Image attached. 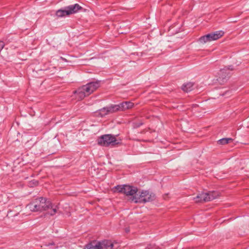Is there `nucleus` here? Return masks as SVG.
I'll return each mask as SVG.
<instances>
[{
  "instance_id": "6e6552de",
  "label": "nucleus",
  "mask_w": 249,
  "mask_h": 249,
  "mask_svg": "<svg viewBox=\"0 0 249 249\" xmlns=\"http://www.w3.org/2000/svg\"><path fill=\"white\" fill-rule=\"evenodd\" d=\"M224 33L222 31H216L200 37L199 40L201 43H203L215 40L221 37L224 35Z\"/></svg>"
},
{
  "instance_id": "1a4fd4ad",
  "label": "nucleus",
  "mask_w": 249,
  "mask_h": 249,
  "mask_svg": "<svg viewBox=\"0 0 249 249\" xmlns=\"http://www.w3.org/2000/svg\"><path fill=\"white\" fill-rule=\"evenodd\" d=\"M115 112L113 105L104 107L95 112V115L98 117H103L106 115Z\"/></svg>"
},
{
  "instance_id": "4468645a",
  "label": "nucleus",
  "mask_w": 249,
  "mask_h": 249,
  "mask_svg": "<svg viewBox=\"0 0 249 249\" xmlns=\"http://www.w3.org/2000/svg\"><path fill=\"white\" fill-rule=\"evenodd\" d=\"M193 83L189 82L184 84L182 86V89L185 92H188L192 90L193 87Z\"/></svg>"
},
{
  "instance_id": "a211bd4d",
  "label": "nucleus",
  "mask_w": 249,
  "mask_h": 249,
  "mask_svg": "<svg viewBox=\"0 0 249 249\" xmlns=\"http://www.w3.org/2000/svg\"><path fill=\"white\" fill-rule=\"evenodd\" d=\"M38 185V181L35 180H33L31 181L29 185L31 187H33L34 186H37Z\"/></svg>"
},
{
  "instance_id": "6ab92c4d",
  "label": "nucleus",
  "mask_w": 249,
  "mask_h": 249,
  "mask_svg": "<svg viewBox=\"0 0 249 249\" xmlns=\"http://www.w3.org/2000/svg\"><path fill=\"white\" fill-rule=\"evenodd\" d=\"M4 46V43L3 41H0V52L3 48Z\"/></svg>"
},
{
  "instance_id": "ddd939ff",
  "label": "nucleus",
  "mask_w": 249,
  "mask_h": 249,
  "mask_svg": "<svg viewBox=\"0 0 249 249\" xmlns=\"http://www.w3.org/2000/svg\"><path fill=\"white\" fill-rule=\"evenodd\" d=\"M114 111L117 112L118 111H124L127 109L126 104L125 102H123L118 105H113Z\"/></svg>"
},
{
  "instance_id": "dca6fc26",
  "label": "nucleus",
  "mask_w": 249,
  "mask_h": 249,
  "mask_svg": "<svg viewBox=\"0 0 249 249\" xmlns=\"http://www.w3.org/2000/svg\"><path fill=\"white\" fill-rule=\"evenodd\" d=\"M232 141V139L231 138H223L218 141V142L221 144H227Z\"/></svg>"
},
{
  "instance_id": "f3484780",
  "label": "nucleus",
  "mask_w": 249,
  "mask_h": 249,
  "mask_svg": "<svg viewBox=\"0 0 249 249\" xmlns=\"http://www.w3.org/2000/svg\"><path fill=\"white\" fill-rule=\"evenodd\" d=\"M126 104L127 109H130L134 107V104L131 102H125Z\"/></svg>"
},
{
  "instance_id": "2eb2a0df",
  "label": "nucleus",
  "mask_w": 249,
  "mask_h": 249,
  "mask_svg": "<svg viewBox=\"0 0 249 249\" xmlns=\"http://www.w3.org/2000/svg\"><path fill=\"white\" fill-rule=\"evenodd\" d=\"M97 242L93 241L88 244L84 249H98Z\"/></svg>"
},
{
  "instance_id": "9d476101",
  "label": "nucleus",
  "mask_w": 249,
  "mask_h": 249,
  "mask_svg": "<svg viewBox=\"0 0 249 249\" xmlns=\"http://www.w3.org/2000/svg\"><path fill=\"white\" fill-rule=\"evenodd\" d=\"M98 249H113L114 245L109 240H104L102 242H97Z\"/></svg>"
},
{
  "instance_id": "f03ea898",
  "label": "nucleus",
  "mask_w": 249,
  "mask_h": 249,
  "mask_svg": "<svg viewBox=\"0 0 249 249\" xmlns=\"http://www.w3.org/2000/svg\"><path fill=\"white\" fill-rule=\"evenodd\" d=\"M51 206V201L43 197L36 198L33 200L26 206V208L31 212H37L46 211V209Z\"/></svg>"
},
{
  "instance_id": "7ed1b4c3",
  "label": "nucleus",
  "mask_w": 249,
  "mask_h": 249,
  "mask_svg": "<svg viewBox=\"0 0 249 249\" xmlns=\"http://www.w3.org/2000/svg\"><path fill=\"white\" fill-rule=\"evenodd\" d=\"M155 198V196L153 193L147 191H142L138 192L136 196H133L132 201L135 203H146L153 201Z\"/></svg>"
},
{
  "instance_id": "9b49d317",
  "label": "nucleus",
  "mask_w": 249,
  "mask_h": 249,
  "mask_svg": "<svg viewBox=\"0 0 249 249\" xmlns=\"http://www.w3.org/2000/svg\"><path fill=\"white\" fill-rule=\"evenodd\" d=\"M227 71V69H222L218 72V78L217 80L219 83L222 84L227 80L229 74Z\"/></svg>"
},
{
  "instance_id": "f8f14e48",
  "label": "nucleus",
  "mask_w": 249,
  "mask_h": 249,
  "mask_svg": "<svg viewBox=\"0 0 249 249\" xmlns=\"http://www.w3.org/2000/svg\"><path fill=\"white\" fill-rule=\"evenodd\" d=\"M58 208L56 206H54L51 202V206L46 209L47 211L46 214L50 215L51 216L54 215L57 211Z\"/></svg>"
},
{
  "instance_id": "39448f33",
  "label": "nucleus",
  "mask_w": 249,
  "mask_h": 249,
  "mask_svg": "<svg viewBox=\"0 0 249 249\" xmlns=\"http://www.w3.org/2000/svg\"><path fill=\"white\" fill-rule=\"evenodd\" d=\"M113 192L123 193L127 196H133L138 193V189L136 187L128 185H117L113 188Z\"/></svg>"
},
{
  "instance_id": "f257e3e1",
  "label": "nucleus",
  "mask_w": 249,
  "mask_h": 249,
  "mask_svg": "<svg viewBox=\"0 0 249 249\" xmlns=\"http://www.w3.org/2000/svg\"><path fill=\"white\" fill-rule=\"evenodd\" d=\"M99 86L98 82H92L84 85L74 91L75 98L78 101L82 100L96 90Z\"/></svg>"
},
{
  "instance_id": "423d86ee",
  "label": "nucleus",
  "mask_w": 249,
  "mask_h": 249,
  "mask_svg": "<svg viewBox=\"0 0 249 249\" xmlns=\"http://www.w3.org/2000/svg\"><path fill=\"white\" fill-rule=\"evenodd\" d=\"M220 196V193L217 191H211L208 193H202L194 198L195 202H204L212 201L218 198Z\"/></svg>"
},
{
  "instance_id": "20e7f679",
  "label": "nucleus",
  "mask_w": 249,
  "mask_h": 249,
  "mask_svg": "<svg viewBox=\"0 0 249 249\" xmlns=\"http://www.w3.org/2000/svg\"><path fill=\"white\" fill-rule=\"evenodd\" d=\"M82 9V7L77 3L66 7L64 9H59L56 11V16L59 18L70 16L78 12Z\"/></svg>"
},
{
  "instance_id": "0eeeda50",
  "label": "nucleus",
  "mask_w": 249,
  "mask_h": 249,
  "mask_svg": "<svg viewBox=\"0 0 249 249\" xmlns=\"http://www.w3.org/2000/svg\"><path fill=\"white\" fill-rule=\"evenodd\" d=\"M98 143L103 146H109L118 145L120 142L116 139L115 136L111 134H106L98 139Z\"/></svg>"
}]
</instances>
